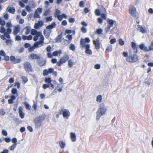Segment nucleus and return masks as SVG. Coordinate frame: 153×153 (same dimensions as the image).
<instances>
[{
    "instance_id": "f257e3e1",
    "label": "nucleus",
    "mask_w": 153,
    "mask_h": 153,
    "mask_svg": "<svg viewBox=\"0 0 153 153\" xmlns=\"http://www.w3.org/2000/svg\"><path fill=\"white\" fill-rule=\"evenodd\" d=\"M6 29L4 26H1L0 28V33H3L4 35H2L1 36V38L2 40L5 39V37L9 39L10 38V34L11 33L12 29L11 28L13 27V25L10 22H8L6 23Z\"/></svg>"
},
{
    "instance_id": "f03ea898",
    "label": "nucleus",
    "mask_w": 153,
    "mask_h": 153,
    "mask_svg": "<svg viewBox=\"0 0 153 153\" xmlns=\"http://www.w3.org/2000/svg\"><path fill=\"white\" fill-rule=\"evenodd\" d=\"M106 111V107L103 104H101L97 112V120L99 121L101 117L105 114Z\"/></svg>"
},
{
    "instance_id": "7ed1b4c3",
    "label": "nucleus",
    "mask_w": 153,
    "mask_h": 153,
    "mask_svg": "<svg viewBox=\"0 0 153 153\" xmlns=\"http://www.w3.org/2000/svg\"><path fill=\"white\" fill-rule=\"evenodd\" d=\"M44 119V117L42 115H40L34 119L33 121L34 123L35 128L37 129L39 128L41 126L42 121Z\"/></svg>"
},
{
    "instance_id": "20e7f679",
    "label": "nucleus",
    "mask_w": 153,
    "mask_h": 153,
    "mask_svg": "<svg viewBox=\"0 0 153 153\" xmlns=\"http://www.w3.org/2000/svg\"><path fill=\"white\" fill-rule=\"evenodd\" d=\"M126 60L130 62H134L138 60V57L136 54H134L131 56H128Z\"/></svg>"
},
{
    "instance_id": "39448f33",
    "label": "nucleus",
    "mask_w": 153,
    "mask_h": 153,
    "mask_svg": "<svg viewBox=\"0 0 153 153\" xmlns=\"http://www.w3.org/2000/svg\"><path fill=\"white\" fill-rule=\"evenodd\" d=\"M24 66L25 70L27 73L32 72L33 69L30 62H25L24 64Z\"/></svg>"
},
{
    "instance_id": "423d86ee",
    "label": "nucleus",
    "mask_w": 153,
    "mask_h": 153,
    "mask_svg": "<svg viewBox=\"0 0 153 153\" xmlns=\"http://www.w3.org/2000/svg\"><path fill=\"white\" fill-rule=\"evenodd\" d=\"M69 56L67 55H64L60 60L57 62V65L60 66L62 64L65 62L69 59Z\"/></svg>"
},
{
    "instance_id": "0eeeda50",
    "label": "nucleus",
    "mask_w": 153,
    "mask_h": 153,
    "mask_svg": "<svg viewBox=\"0 0 153 153\" xmlns=\"http://www.w3.org/2000/svg\"><path fill=\"white\" fill-rule=\"evenodd\" d=\"M46 61L44 59H39L37 61V63L38 65L41 67L45 65Z\"/></svg>"
},
{
    "instance_id": "6e6552de",
    "label": "nucleus",
    "mask_w": 153,
    "mask_h": 153,
    "mask_svg": "<svg viewBox=\"0 0 153 153\" xmlns=\"http://www.w3.org/2000/svg\"><path fill=\"white\" fill-rule=\"evenodd\" d=\"M93 43L95 49L96 50L99 49L100 47V42L99 39L97 38L96 40H93Z\"/></svg>"
},
{
    "instance_id": "1a4fd4ad",
    "label": "nucleus",
    "mask_w": 153,
    "mask_h": 153,
    "mask_svg": "<svg viewBox=\"0 0 153 153\" xmlns=\"http://www.w3.org/2000/svg\"><path fill=\"white\" fill-rule=\"evenodd\" d=\"M28 58L29 59L31 60H33L34 59L38 60L40 58V56L36 54L32 53L29 56Z\"/></svg>"
},
{
    "instance_id": "9d476101",
    "label": "nucleus",
    "mask_w": 153,
    "mask_h": 153,
    "mask_svg": "<svg viewBox=\"0 0 153 153\" xmlns=\"http://www.w3.org/2000/svg\"><path fill=\"white\" fill-rule=\"evenodd\" d=\"M54 71V69L50 68L48 69H45L43 71V74L44 76H46L48 75V74H51Z\"/></svg>"
},
{
    "instance_id": "9b49d317",
    "label": "nucleus",
    "mask_w": 153,
    "mask_h": 153,
    "mask_svg": "<svg viewBox=\"0 0 153 153\" xmlns=\"http://www.w3.org/2000/svg\"><path fill=\"white\" fill-rule=\"evenodd\" d=\"M23 108L22 106H20L19 108V116L22 119H23L25 117V113L23 112Z\"/></svg>"
},
{
    "instance_id": "f8f14e48",
    "label": "nucleus",
    "mask_w": 153,
    "mask_h": 153,
    "mask_svg": "<svg viewBox=\"0 0 153 153\" xmlns=\"http://www.w3.org/2000/svg\"><path fill=\"white\" fill-rule=\"evenodd\" d=\"M85 53L86 54L91 55L92 54L91 51L89 49L90 48V45L89 44H87L85 46Z\"/></svg>"
},
{
    "instance_id": "ddd939ff",
    "label": "nucleus",
    "mask_w": 153,
    "mask_h": 153,
    "mask_svg": "<svg viewBox=\"0 0 153 153\" xmlns=\"http://www.w3.org/2000/svg\"><path fill=\"white\" fill-rule=\"evenodd\" d=\"M129 12L131 14L134 16L136 13V8H135L133 6H131L130 7Z\"/></svg>"
},
{
    "instance_id": "4468645a",
    "label": "nucleus",
    "mask_w": 153,
    "mask_h": 153,
    "mask_svg": "<svg viewBox=\"0 0 153 153\" xmlns=\"http://www.w3.org/2000/svg\"><path fill=\"white\" fill-rule=\"evenodd\" d=\"M107 22L108 25V26L110 27L111 28L113 27L114 24H116V23L115 21L109 19H108Z\"/></svg>"
},
{
    "instance_id": "2eb2a0df",
    "label": "nucleus",
    "mask_w": 153,
    "mask_h": 153,
    "mask_svg": "<svg viewBox=\"0 0 153 153\" xmlns=\"http://www.w3.org/2000/svg\"><path fill=\"white\" fill-rule=\"evenodd\" d=\"M62 115L64 117L68 119V117L70 115L69 111L67 109H64Z\"/></svg>"
},
{
    "instance_id": "dca6fc26",
    "label": "nucleus",
    "mask_w": 153,
    "mask_h": 153,
    "mask_svg": "<svg viewBox=\"0 0 153 153\" xmlns=\"http://www.w3.org/2000/svg\"><path fill=\"white\" fill-rule=\"evenodd\" d=\"M20 30V26L19 25H18L14 27V28L13 31V34L14 35H16Z\"/></svg>"
},
{
    "instance_id": "f3484780",
    "label": "nucleus",
    "mask_w": 153,
    "mask_h": 153,
    "mask_svg": "<svg viewBox=\"0 0 153 153\" xmlns=\"http://www.w3.org/2000/svg\"><path fill=\"white\" fill-rule=\"evenodd\" d=\"M7 10L12 14H14L15 13V10L14 7H12L10 6H8L7 8Z\"/></svg>"
},
{
    "instance_id": "a211bd4d",
    "label": "nucleus",
    "mask_w": 153,
    "mask_h": 153,
    "mask_svg": "<svg viewBox=\"0 0 153 153\" xmlns=\"http://www.w3.org/2000/svg\"><path fill=\"white\" fill-rule=\"evenodd\" d=\"M139 47L141 50H143L144 51L148 52L149 51V49L145 46L144 43H142L140 45Z\"/></svg>"
},
{
    "instance_id": "6ab92c4d",
    "label": "nucleus",
    "mask_w": 153,
    "mask_h": 153,
    "mask_svg": "<svg viewBox=\"0 0 153 153\" xmlns=\"http://www.w3.org/2000/svg\"><path fill=\"white\" fill-rule=\"evenodd\" d=\"M43 42H41L39 41L35 42L34 44V46L35 48H38L43 46Z\"/></svg>"
},
{
    "instance_id": "aec40b11",
    "label": "nucleus",
    "mask_w": 153,
    "mask_h": 153,
    "mask_svg": "<svg viewBox=\"0 0 153 153\" xmlns=\"http://www.w3.org/2000/svg\"><path fill=\"white\" fill-rule=\"evenodd\" d=\"M71 138V141L73 142H75L76 140V136L75 134L73 132L70 133Z\"/></svg>"
},
{
    "instance_id": "412c9836",
    "label": "nucleus",
    "mask_w": 153,
    "mask_h": 153,
    "mask_svg": "<svg viewBox=\"0 0 153 153\" xmlns=\"http://www.w3.org/2000/svg\"><path fill=\"white\" fill-rule=\"evenodd\" d=\"M56 26L55 22H53L51 25L48 26L46 27V28L47 29H51L54 28Z\"/></svg>"
},
{
    "instance_id": "4be33fe9",
    "label": "nucleus",
    "mask_w": 153,
    "mask_h": 153,
    "mask_svg": "<svg viewBox=\"0 0 153 153\" xmlns=\"http://www.w3.org/2000/svg\"><path fill=\"white\" fill-rule=\"evenodd\" d=\"M138 30L143 33H146V31L145 28H143L140 25H138Z\"/></svg>"
},
{
    "instance_id": "5701e85b",
    "label": "nucleus",
    "mask_w": 153,
    "mask_h": 153,
    "mask_svg": "<svg viewBox=\"0 0 153 153\" xmlns=\"http://www.w3.org/2000/svg\"><path fill=\"white\" fill-rule=\"evenodd\" d=\"M85 41L83 39H81L80 41V45L81 48H83L85 47L86 44H85Z\"/></svg>"
},
{
    "instance_id": "b1692460",
    "label": "nucleus",
    "mask_w": 153,
    "mask_h": 153,
    "mask_svg": "<svg viewBox=\"0 0 153 153\" xmlns=\"http://www.w3.org/2000/svg\"><path fill=\"white\" fill-rule=\"evenodd\" d=\"M62 36L61 34L58 35L55 39L56 42H60L62 41Z\"/></svg>"
},
{
    "instance_id": "393cba45",
    "label": "nucleus",
    "mask_w": 153,
    "mask_h": 153,
    "mask_svg": "<svg viewBox=\"0 0 153 153\" xmlns=\"http://www.w3.org/2000/svg\"><path fill=\"white\" fill-rule=\"evenodd\" d=\"M24 30H26L25 34L26 35H28L30 32V27L29 26H27L24 29Z\"/></svg>"
},
{
    "instance_id": "a878e982",
    "label": "nucleus",
    "mask_w": 153,
    "mask_h": 153,
    "mask_svg": "<svg viewBox=\"0 0 153 153\" xmlns=\"http://www.w3.org/2000/svg\"><path fill=\"white\" fill-rule=\"evenodd\" d=\"M131 45H132V47L134 50V52L135 53H137V48L136 47V43L134 42H131Z\"/></svg>"
},
{
    "instance_id": "bb28decb",
    "label": "nucleus",
    "mask_w": 153,
    "mask_h": 153,
    "mask_svg": "<svg viewBox=\"0 0 153 153\" xmlns=\"http://www.w3.org/2000/svg\"><path fill=\"white\" fill-rule=\"evenodd\" d=\"M62 53L61 50H59V51H56L53 52L52 53L53 56H57L59 54H60Z\"/></svg>"
},
{
    "instance_id": "cd10ccee",
    "label": "nucleus",
    "mask_w": 153,
    "mask_h": 153,
    "mask_svg": "<svg viewBox=\"0 0 153 153\" xmlns=\"http://www.w3.org/2000/svg\"><path fill=\"white\" fill-rule=\"evenodd\" d=\"M59 144L60 147L62 149H63L65 146V142L62 141L59 142Z\"/></svg>"
},
{
    "instance_id": "c85d7f7f",
    "label": "nucleus",
    "mask_w": 153,
    "mask_h": 153,
    "mask_svg": "<svg viewBox=\"0 0 153 153\" xmlns=\"http://www.w3.org/2000/svg\"><path fill=\"white\" fill-rule=\"evenodd\" d=\"M41 34L42 33L41 32H39L36 35H35L33 38L34 41H37Z\"/></svg>"
},
{
    "instance_id": "c756f323",
    "label": "nucleus",
    "mask_w": 153,
    "mask_h": 153,
    "mask_svg": "<svg viewBox=\"0 0 153 153\" xmlns=\"http://www.w3.org/2000/svg\"><path fill=\"white\" fill-rule=\"evenodd\" d=\"M24 105L26 109L29 110L30 109L31 106L30 105L26 102H24Z\"/></svg>"
},
{
    "instance_id": "7c9ffc66",
    "label": "nucleus",
    "mask_w": 153,
    "mask_h": 153,
    "mask_svg": "<svg viewBox=\"0 0 153 153\" xmlns=\"http://www.w3.org/2000/svg\"><path fill=\"white\" fill-rule=\"evenodd\" d=\"M102 96L101 95H99L98 96H97L96 97V101L97 102H101L102 100Z\"/></svg>"
},
{
    "instance_id": "2f4dec72",
    "label": "nucleus",
    "mask_w": 153,
    "mask_h": 153,
    "mask_svg": "<svg viewBox=\"0 0 153 153\" xmlns=\"http://www.w3.org/2000/svg\"><path fill=\"white\" fill-rule=\"evenodd\" d=\"M103 32V30L101 28L97 29L95 33L98 35H100Z\"/></svg>"
},
{
    "instance_id": "473e14b6",
    "label": "nucleus",
    "mask_w": 153,
    "mask_h": 153,
    "mask_svg": "<svg viewBox=\"0 0 153 153\" xmlns=\"http://www.w3.org/2000/svg\"><path fill=\"white\" fill-rule=\"evenodd\" d=\"M74 63L72 61V60L70 59L68 60V64L69 67L71 68L72 67L73 65H74Z\"/></svg>"
},
{
    "instance_id": "72a5a7b5",
    "label": "nucleus",
    "mask_w": 153,
    "mask_h": 153,
    "mask_svg": "<svg viewBox=\"0 0 153 153\" xmlns=\"http://www.w3.org/2000/svg\"><path fill=\"white\" fill-rule=\"evenodd\" d=\"M94 13L95 15L97 16H100L101 15L100 11L98 9H96Z\"/></svg>"
},
{
    "instance_id": "f704fd0d",
    "label": "nucleus",
    "mask_w": 153,
    "mask_h": 153,
    "mask_svg": "<svg viewBox=\"0 0 153 153\" xmlns=\"http://www.w3.org/2000/svg\"><path fill=\"white\" fill-rule=\"evenodd\" d=\"M17 144H13L9 148L10 150H13L16 147Z\"/></svg>"
},
{
    "instance_id": "c9c22d12",
    "label": "nucleus",
    "mask_w": 153,
    "mask_h": 153,
    "mask_svg": "<svg viewBox=\"0 0 153 153\" xmlns=\"http://www.w3.org/2000/svg\"><path fill=\"white\" fill-rule=\"evenodd\" d=\"M65 33L67 34H70L72 33L74 35L75 34V31L74 30L72 31L71 30H65Z\"/></svg>"
},
{
    "instance_id": "e433bc0d",
    "label": "nucleus",
    "mask_w": 153,
    "mask_h": 153,
    "mask_svg": "<svg viewBox=\"0 0 153 153\" xmlns=\"http://www.w3.org/2000/svg\"><path fill=\"white\" fill-rule=\"evenodd\" d=\"M119 43L121 46L124 45L125 42L122 39H120L119 40Z\"/></svg>"
},
{
    "instance_id": "4c0bfd02",
    "label": "nucleus",
    "mask_w": 153,
    "mask_h": 153,
    "mask_svg": "<svg viewBox=\"0 0 153 153\" xmlns=\"http://www.w3.org/2000/svg\"><path fill=\"white\" fill-rule=\"evenodd\" d=\"M51 81V78L50 77L45 78V82L48 84L50 83Z\"/></svg>"
},
{
    "instance_id": "58836bf2",
    "label": "nucleus",
    "mask_w": 153,
    "mask_h": 153,
    "mask_svg": "<svg viewBox=\"0 0 153 153\" xmlns=\"http://www.w3.org/2000/svg\"><path fill=\"white\" fill-rule=\"evenodd\" d=\"M38 33V32L37 31L35 30L32 29L31 30V33L32 35H36Z\"/></svg>"
},
{
    "instance_id": "ea45409f",
    "label": "nucleus",
    "mask_w": 153,
    "mask_h": 153,
    "mask_svg": "<svg viewBox=\"0 0 153 153\" xmlns=\"http://www.w3.org/2000/svg\"><path fill=\"white\" fill-rule=\"evenodd\" d=\"M112 49V46L111 45H108L107 48V50L109 51V52H111Z\"/></svg>"
},
{
    "instance_id": "a19ab883",
    "label": "nucleus",
    "mask_w": 153,
    "mask_h": 153,
    "mask_svg": "<svg viewBox=\"0 0 153 153\" xmlns=\"http://www.w3.org/2000/svg\"><path fill=\"white\" fill-rule=\"evenodd\" d=\"M70 49L73 51H74L75 50V47L74 45L71 44H70L69 47Z\"/></svg>"
},
{
    "instance_id": "79ce46f5",
    "label": "nucleus",
    "mask_w": 153,
    "mask_h": 153,
    "mask_svg": "<svg viewBox=\"0 0 153 153\" xmlns=\"http://www.w3.org/2000/svg\"><path fill=\"white\" fill-rule=\"evenodd\" d=\"M60 13V12L59 10L56 9V10L54 14V16L56 17L58 15H59V14Z\"/></svg>"
},
{
    "instance_id": "37998d69",
    "label": "nucleus",
    "mask_w": 153,
    "mask_h": 153,
    "mask_svg": "<svg viewBox=\"0 0 153 153\" xmlns=\"http://www.w3.org/2000/svg\"><path fill=\"white\" fill-rule=\"evenodd\" d=\"M5 24V21L3 19H2L0 18V24L2 25L1 26H3Z\"/></svg>"
},
{
    "instance_id": "c03bdc74",
    "label": "nucleus",
    "mask_w": 153,
    "mask_h": 153,
    "mask_svg": "<svg viewBox=\"0 0 153 153\" xmlns=\"http://www.w3.org/2000/svg\"><path fill=\"white\" fill-rule=\"evenodd\" d=\"M21 61V59H16L15 58L14 61H13V63H19Z\"/></svg>"
},
{
    "instance_id": "a18cd8bd",
    "label": "nucleus",
    "mask_w": 153,
    "mask_h": 153,
    "mask_svg": "<svg viewBox=\"0 0 153 153\" xmlns=\"http://www.w3.org/2000/svg\"><path fill=\"white\" fill-rule=\"evenodd\" d=\"M34 18H40V16L39 14V13L37 12H36L35 11L34 16Z\"/></svg>"
},
{
    "instance_id": "49530a36",
    "label": "nucleus",
    "mask_w": 153,
    "mask_h": 153,
    "mask_svg": "<svg viewBox=\"0 0 153 153\" xmlns=\"http://www.w3.org/2000/svg\"><path fill=\"white\" fill-rule=\"evenodd\" d=\"M42 8H38L35 11L36 12L38 13L39 14L42 13Z\"/></svg>"
},
{
    "instance_id": "de8ad7c7",
    "label": "nucleus",
    "mask_w": 153,
    "mask_h": 153,
    "mask_svg": "<svg viewBox=\"0 0 153 153\" xmlns=\"http://www.w3.org/2000/svg\"><path fill=\"white\" fill-rule=\"evenodd\" d=\"M39 37H40V38L39 39V41L41 42H44V36L42 35V34H41V35Z\"/></svg>"
},
{
    "instance_id": "09e8293b",
    "label": "nucleus",
    "mask_w": 153,
    "mask_h": 153,
    "mask_svg": "<svg viewBox=\"0 0 153 153\" xmlns=\"http://www.w3.org/2000/svg\"><path fill=\"white\" fill-rule=\"evenodd\" d=\"M52 20V19L51 16H50L46 18V22H47L51 21Z\"/></svg>"
},
{
    "instance_id": "8fccbe9b",
    "label": "nucleus",
    "mask_w": 153,
    "mask_h": 153,
    "mask_svg": "<svg viewBox=\"0 0 153 153\" xmlns=\"http://www.w3.org/2000/svg\"><path fill=\"white\" fill-rule=\"evenodd\" d=\"M6 113L5 111L3 109H0V115L3 116Z\"/></svg>"
},
{
    "instance_id": "3c124183",
    "label": "nucleus",
    "mask_w": 153,
    "mask_h": 153,
    "mask_svg": "<svg viewBox=\"0 0 153 153\" xmlns=\"http://www.w3.org/2000/svg\"><path fill=\"white\" fill-rule=\"evenodd\" d=\"M11 92L13 94H15L17 92V90L16 88H13L11 90Z\"/></svg>"
},
{
    "instance_id": "603ef678",
    "label": "nucleus",
    "mask_w": 153,
    "mask_h": 153,
    "mask_svg": "<svg viewBox=\"0 0 153 153\" xmlns=\"http://www.w3.org/2000/svg\"><path fill=\"white\" fill-rule=\"evenodd\" d=\"M81 30L82 32L83 33H85L87 32V29L83 27L81 28Z\"/></svg>"
},
{
    "instance_id": "864d4df0",
    "label": "nucleus",
    "mask_w": 153,
    "mask_h": 153,
    "mask_svg": "<svg viewBox=\"0 0 153 153\" xmlns=\"http://www.w3.org/2000/svg\"><path fill=\"white\" fill-rule=\"evenodd\" d=\"M35 48L34 46H32L31 47H29L28 48V51L29 52H32L34 51V48Z\"/></svg>"
},
{
    "instance_id": "5fc2aeb1",
    "label": "nucleus",
    "mask_w": 153,
    "mask_h": 153,
    "mask_svg": "<svg viewBox=\"0 0 153 153\" xmlns=\"http://www.w3.org/2000/svg\"><path fill=\"white\" fill-rule=\"evenodd\" d=\"M149 51H151L153 50V41L152 42L150 45L149 46Z\"/></svg>"
},
{
    "instance_id": "6e6d98bb",
    "label": "nucleus",
    "mask_w": 153,
    "mask_h": 153,
    "mask_svg": "<svg viewBox=\"0 0 153 153\" xmlns=\"http://www.w3.org/2000/svg\"><path fill=\"white\" fill-rule=\"evenodd\" d=\"M0 55L4 56L6 55V54L3 51L1 50L0 51Z\"/></svg>"
},
{
    "instance_id": "4d7b16f0",
    "label": "nucleus",
    "mask_w": 153,
    "mask_h": 153,
    "mask_svg": "<svg viewBox=\"0 0 153 153\" xmlns=\"http://www.w3.org/2000/svg\"><path fill=\"white\" fill-rule=\"evenodd\" d=\"M12 142L14 144H17L16 142H17V139L15 137H13L12 139Z\"/></svg>"
},
{
    "instance_id": "13d9d810",
    "label": "nucleus",
    "mask_w": 153,
    "mask_h": 153,
    "mask_svg": "<svg viewBox=\"0 0 153 153\" xmlns=\"http://www.w3.org/2000/svg\"><path fill=\"white\" fill-rule=\"evenodd\" d=\"M46 50L48 52H50L51 50V48L50 45H48L46 48Z\"/></svg>"
},
{
    "instance_id": "bf43d9fd",
    "label": "nucleus",
    "mask_w": 153,
    "mask_h": 153,
    "mask_svg": "<svg viewBox=\"0 0 153 153\" xmlns=\"http://www.w3.org/2000/svg\"><path fill=\"white\" fill-rule=\"evenodd\" d=\"M102 18L104 19L105 20L106 19L107 15L106 14L104 13H102L101 15Z\"/></svg>"
},
{
    "instance_id": "052dcab7",
    "label": "nucleus",
    "mask_w": 153,
    "mask_h": 153,
    "mask_svg": "<svg viewBox=\"0 0 153 153\" xmlns=\"http://www.w3.org/2000/svg\"><path fill=\"white\" fill-rule=\"evenodd\" d=\"M50 87L49 85L48 84H44L42 86V87L44 89H46V88H48Z\"/></svg>"
},
{
    "instance_id": "680f3d73",
    "label": "nucleus",
    "mask_w": 153,
    "mask_h": 153,
    "mask_svg": "<svg viewBox=\"0 0 153 153\" xmlns=\"http://www.w3.org/2000/svg\"><path fill=\"white\" fill-rule=\"evenodd\" d=\"M101 67L100 65L99 64H97L95 65L94 68L97 69H99Z\"/></svg>"
},
{
    "instance_id": "e2e57ef3",
    "label": "nucleus",
    "mask_w": 153,
    "mask_h": 153,
    "mask_svg": "<svg viewBox=\"0 0 153 153\" xmlns=\"http://www.w3.org/2000/svg\"><path fill=\"white\" fill-rule=\"evenodd\" d=\"M3 140H4L7 143H8L11 140L10 138H5L3 139Z\"/></svg>"
},
{
    "instance_id": "0e129e2a",
    "label": "nucleus",
    "mask_w": 153,
    "mask_h": 153,
    "mask_svg": "<svg viewBox=\"0 0 153 153\" xmlns=\"http://www.w3.org/2000/svg\"><path fill=\"white\" fill-rule=\"evenodd\" d=\"M27 11L30 12L31 11V10L30 7L28 6H26L25 7Z\"/></svg>"
},
{
    "instance_id": "69168bd1",
    "label": "nucleus",
    "mask_w": 153,
    "mask_h": 153,
    "mask_svg": "<svg viewBox=\"0 0 153 153\" xmlns=\"http://www.w3.org/2000/svg\"><path fill=\"white\" fill-rule=\"evenodd\" d=\"M116 42V39H112L110 40V43L111 44H114Z\"/></svg>"
},
{
    "instance_id": "338daca9",
    "label": "nucleus",
    "mask_w": 153,
    "mask_h": 153,
    "mask_svg": "<svg viewBox=\"0 0 153 153\" xmlns=\"http://www.w3.org/2000/svg\"><path fill=\"white\" fill-rule=\"evenodd\" d=\"M19 4L22 7H24L25 6V5L22 1H19Z\"/></svg>"
},
{
    "instance_id": "774afa93",
    "label": "nucleus",
    "mask_w": 153,
    "mask_h": 153,
    "mask_svg": "<svg viewBox=\"0 0 153 153\" xmlns=\"http://www.w3.org/2000/svg\"><path fill=\"white\" fill-rule=\"evenodd\" d=\"M49 13V10H46L45 12H44L43 14V15L44 16H46L48 15Z\"/></svg>"
}]
</instances>
